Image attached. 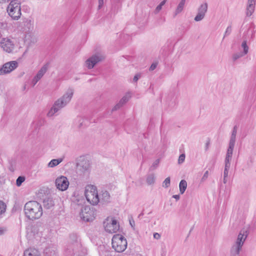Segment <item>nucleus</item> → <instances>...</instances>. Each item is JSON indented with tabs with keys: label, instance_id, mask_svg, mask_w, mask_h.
<instances>
[{
	"label": "nucleus",
	"instance_id": "nucleus-1",
	"mask_svg": "<svg viewBox=\"0 0 256 256\" xmlns=\"http://www.w3.org/2000/svg\"><path fill=\"white\" fill-rule=\"evenodd\" d=\"M99 197L96 186H88L85 190L86 200L92 205H96L99 202L102 204H108L110 202V196L106 191H102Z\"/></svg>",
	"mask_w": 256,
	"mask_h": 256
},
{
	"label": "nucleus",
	"instance_id": "nucleus-2",
	"mask_svg": "<svg viewBox=\"0 0 256 256\" xmlns=\"http://www.w3.org/2000/svg\"><path fill=\"white\" fill-rule=\"evenodd\" d=\"M74 93V90L69 88L62 97L54 102L53 106L47 114L48 116H53L54 114L66 106L71 100Z\"/></svg>",
	"mask_w": 256,
	"mask_h": 256
},
{
	"label": "nucleus",
	"instance_id": "nucleus-3",
	"mask_svg": "<svg viewBox=\"0 0 256 256\" xmlns=\"http://www.w3.org/2000/svg\"><path fill=\"white\" fill-rule=\"evenodd\" d=\"M24 211L26 216L30 220L40 218L42 214V206L36 201H30L25 204Z\"/></svg>",
	"mask_w": 256,
	"mask_h": 256
},
{
	"label": "nucleus",
	"instance_id": "nucleus-4",
	"mask_svg": "<svg viewBox=\"0 0 256 256\" xmlns=\"http://www.w3.org/2000/svg\"><path fill=\"white\" fill-rule=\"evenodd\" d=\"M6 10L8 15L13 20H18L22 15L20 0H12L7 6Z\"/></svg>",
	"mask_w": 256,
	"mask_h": 256
},
{
	"label": "nucleus",
	"instance_id": "nucleus-5",
	"mask_svg": "<svg viewBox=\"0 0 256 256\" xmlns=\"http://www.w3.org/2000/svg\"><path fill=\"white\" fill-rule=\"evenodd\" d=\"M112 247L117 252H124L127 247V240L121 234H114L112 238Z\"/></svg>",
	"mask_w": 256,
	"mask_h": 256
},
{
	"label": "nucleus",
	"instance_id": "nucleus-6",
	"mask_svg": "<svg viewBox=\"0 0 256 256\" xmlns=\"http://www.w3.org/2000/svg\"><path fill=\"white\" fill-rule=\"evenodd\" d=\"M247 231H241L238 235L235 244L232 246L230 250L232 256H236L240 254V250L247 237Z\"/></svg>",
	"mask_w": 256,
	"mask_h": 256
},
{
	"label": "nucleus",
	"instance_id": "nucleus-7",
	"mask_svg": "<svg viewBox=\"0 0 256 256\" xmlns=\"http://www.w3.org/2000/svg\"><path fill=\"white\" fill-rule=\"evenodd\" d=\"M105 230L109 233L116 232L120 229V225L117 220L113 218H108L104 222Z\"/></svg>",
	"mask_w": 256,
	"mask_h": 256
},
{
	"label": "nucleus",
	"instance_id": "nucleus-8",
	"mask_svg": "<svg viewBox=\"0 0 256 256\" xmlns=\"http://www.w3.org/2000/svg\"><path fill=\"white\" fill-rule=\"evenodd\" d=\"M80 216L84 221L90 222L95 218V213L89 206H85L82 208Z\"/></svg>",
	"mask_w": 256,
	"mask_h": 256
},
{
	"label": "nucleus",
	"instance_id": "nucleus-9",
	"mask_svg": "<svg viewBox=\"0 0 256 256\" xmlns=\"http://www.w3.org/2000/svg\"><path fill=\"white\" fill-rule=\"evenodd\" d=\"M18 64L16 60L5 63L0 68V75L9 74L18 66Z\"/></svg>",
	"mask_w": 256,
	"mask_h": 256
},
{
	"label": "nucleus",
	"instance_id": "nucleus-10",
	"mask_svg": "<svg viewBox=\"0 0 256 256\" xmlns=\"http://www.w3.org/2000/svg\"><path fill=\"white\" fill-rule=\"evenodd\" d=\"M55 184L56 188L61 191L66 190L69 186L68 179L63 176L58 177L55 180Z\"/></svg>",
	"mask_w": 256,
	"mask_h": 256
},
{
	"label": "nucleus",
	"instance_id": "nucleus-11",
	"mask_svg": "<svg viewBox=\"0 0 256 256\" xmlns=\"http://www.w3.org/2000/svg\"><path fill=\"white\" fill-rule=\"evenodd\" d=\"M0 46L3 50L8 52H10L14 48V44L12 40L7 38H2L0 34Z\"/></svg>",
	"mask_w": 256,
	"mask_h": 256
},
{
	"label": "nucleus",
	"instance_id": "nucleus-12",
	"mask_svg": "<svg viewBox=\"0 0 256 256\" xmlns=\"http://www.w3.org/2000/svg\"><path fill=\"white\" fill-rule=\"evenodd\" d=\"M208 4L206 2L201 4L198 8V13L194 20L196 22L202 20L208 11Z\"/></svg>",
	"mask_w": 256,
	"mask_h": 256
},
{
	"label": "nucleus",
	"instance_id": "nucleus-13",
	"mask_svg": "<svg viewBox=\"0 0 256 256\" xmlns=\"http://www.w3.org/2000/svg\"><path fill=\"white\" fill-rule=\"evenodd\" d=\"M104 59V57L102 55H94L86 61V66L88 69H91L93 68L96 64L102 60Z\"/></svg>",
	"mask_w": 256,
	"mask_h": 256
},
{
	"label": "nucleus",
	"instance_id": "nucleus-14",
	"mask_svg": "<svg viewBox=\"0 0 256 256\" xmlns=\"http://www.w3.org/2000/svg\"><path fill=\"white\" fill-rule=\"evenodd\" d=\"M242 48H243L242 52H240L236 53H234L232 55V60L235 62L238 58L244 56L246 55L248 52L249 48L246 44V40H244L242 44Z\"/></svg>",
	"mask_w": 256,
	"mask_h": 256
},
{
	"label": "nucleus",
	"instance_id": "nucleus-15",
	"mask_svg": "<svg viewBox=\"0 0 256 256\" xmlns=\"http://www.w3.org/2000/svg\"><path fill=\"white\" fill-rule=\"evenodd\" d=\"M256 0H248L246 14V16H250L255 10Z\"/></svg>",
	"mask_w": 256,
	"mask_h": 256
},
{
	"label": "nucleus",
	"instance_id": "nucleus-16",
	"mask_svg": "<svg viewBox=\"0 0 256 256\" xmlns=\"http://www.w3.org/2000/svg\"><path fill=\"white\" fill-rule=\"evenodd\" d=\"M130 98V94L128 93L125 96H124L122 99L120 100L118 103L112 109V111H114L118 110L122 106H123L126 102H128L129 99Z\"/></svg>",
	"mask_w": 256,
	"mask_h": 256
},
{
	"label": "nucleus",
	"instance_id": "nucleus-17",
	"mask_svg": "<svg viewBox=\"0 0 256 256\" xmlns=\"http://www.w3.org/2000/svg\"><path fill=\"white\" fill-rule=\"evenodd\" d=\"M90 166L89 161L86 160H82L78 164V167L83 172L88 170Z\"/></svg>",
	"mask_w": 256,
	"mask_h": 256
},
{
	"label": "nucleus",
	"instance_id": "nucleus-18",
	"mask_svg": "<svg viewBox=\"0 0 256 256\" xmlns=\"http://www.w3.org/2000/svg\"><path fill=\"white\" fill-rule=\"evenodd\" d=\"M234 146L229 145L227 150L226 157L225 159V164H230L232 160V152Z\"/></svg>",
	"mask_w": 256,
	"mask_h": 256
},
{
	"label": "nucleus",
	"instance_id": "nucleus-19",
	"mask_svg": "<svg viewBox=\"0 0 256 256\" xmlns=\"http://www.w3.org/2000/svg\"><path fill=\"white\" fill-rule=\"evenodd\" d=\"M43 204L44 208L47 209H50L54 206V204L52 198H46L44 200Z\"/></svg>",
	"mask_w": 256,
	"mask_h": 256
},
{
	"label": "nucleus",
	"instance_id": "nucleus-20",
	"mask_svg": "<svg viewBox=\"0 0 256 256\" xmlns=\"http://www.w3.org/2000/svg\"><path fill=\"white\" fill-rule=\"evenodd\" d=\"M185 2L186 0H180L174 13V17L176 16L178 14L180 13L183 10Z\"/></svg>",
	"mask_w": 256,
	"mask_h": 256
},
{
	"label": "nucleus",
	"instance_id": "nucleus-21",
	"mask_svg": "<svg viewBox=\"0 0 256 256\" xmlns=\"http://www.w3.org/2000/svg\"><path fill=\"white\" fill-rule=\"evenodd\" d=\"M24 256H40V254L36 250L28 248L24 250Z\"/></svg>",
	"mask_w": 256,
	"mask_h": 256
},
{
	"label": "nucleus",
	"instance_id": "nucleus-22",
	"mask_svg": "<svg viewBox=\"0 0 256 256\" xmlns=\"http://www.w3.org/2000/svg\"><path fill=\"white\" fill-rule=\"evenodd\" d=\"M237 133V126H234L233 128L232 135L230 136V138L229 142V145L234 146L236 139V135Z\"/></svg>",
	"mask_w": 256,
	"mask_h": 256
},
{
	"label": "nucleus",
	"instance_id": "nucleus-23",
	"mask_svg": "<svg viewBox=\"0 0 256 256\" xmlns=\"http://www.w3.org/2000/svg\"><path fill=\"white\" fill-rule=\"evenodd\" d=\"M48 64H44L41 68L38 70V74L36 76L38 78L41 79V78L43 76L44 74L48 70Z\"/></svg>",
	"mask_w": 256,
	"mask_h": 256
},
{
	"label": "nucleus",
	"instance_id": "nucleus-24",
	"mask_svg": "<svg viewBox=\"0 0 256 256\" xmlns=\"http://www.w3.org/2000/svg\"><path fill=\"white\" fill-rule=\"evenodd\" d=\"M62 162V158L53 159L49 162V163L48 164V166L49 168H54L58 166V164H60Z\"/></svg>",
	"mask_w": 256,
	"mask_h": 256
},
{
	"label": "nucleus",
	"instance_id": "nucleus-25",
	"mask_svg": "<svg viewBox=\"0 0 256 256\" xmlns=\"http://www.w3.org/2000/svg\"><path fill=\"white\" fill-rule=\"evenodd\" d=\"M187 187V182H186L183 180H182L179 184V188H180V192L181 194H183L184 192H185L186 188Z\"/></svg>",
	"mask_w": 256,
	"mask_h": 256
},
{
	"label": "nucleus",
	"instance_id": "nucleus-26",
	"mask_svg": "<svg viewBox=\"0 0 256 256\" xmlns=\"http://www.w3.org/2000/svg\"><path fill=\"white\" fill-rule=\"evenodd\" d=\"M156 180L155 176L154 174L148 175L146 178V182L148 185L152 184L154 183Z\"/></svg>",
	"mask_w": 256,
	"mask_h": 256
},
{
	"label": "nucleus",
	"instance_id": "nucleus-27",
	"mask_svg": "<svg viewBox=\"0 0 256 256\" xmlns=\"http://www.w3.org/2000/svg\"><path fill=\"white\" fill-rule=\"evenodd\" d=\"M6 206L2 201L0 200V215L4 214L6 210Z\"/></svg>",
	"mask_w": 256,
	"mask_h": 256
},
{
	"label": "nucleus",
	"instance_id": "nucleus-28",
	"mask_svg": "<svg viewBox=\"0 0 256 256\" xmlns=\"http://www.w3.org/2000/svg\"><path fill=\"white\" fill-rule=\"evenodd\" d=\"M166 2V0H162L156 8L154 10L155 14H158L162 9V7L164 6Z\"/></svg>",
	"mask_w": 256,
	"mask_h": 256
},
{
	"label": "nucleus",
	"instance_id": "nucleus-29",
	"mask_svg": "<svg viewBox=\"0 0 256 256\" xmlns=\"http://www.w3.org/2000/svg\"><path fill=\"white\" fill-rule=\"evenodd\" d=\"M25 180V178L24 176H20L16 180V184L18 186H21L22 184Z\"/></svg>",
	"mask_w": 256,
	"mask_h": 256
},
{
	"label": "nucleus",
	"instance_id": "nucleus-30",
	"mask_svg": "<svg viewBox=\"0 0 256 256\" xmlns=\"http://www.w3.org/2000/svg\"><path fill=\"white\" fill-rule=\"evenodd\" d=\"M80 125L79 127L82 126H87L88 125V120L83 118H80L79 120Z\"/></svg>",
	"mask_w": 256,
	"mask_h": 256
},
{
	"label": "nucleus",
	"instance_id": "nucleus-31",
	"mask_svg": "<svg viewBox=\"0 0 256 256\" xmlns=\"http://www.w3.org/2000/svg\"><path fill=\"white\" fill-rule=\"evenodd\" d=\"M170 177L166 178L162 182V186L166 188H168L170 186Z\"/></svg>",
	"mask_w": 256,
	"mask_h": 256
},
{
	"label": "nucleus",
	"instance_id": "nucleus-32",
	"mask_svg": "<svg viewBox=\"0 0 256 256\" xmlns=\"http://www.w3.org/2000/svg\"><path fill=\"white\" fill-rule=\"evenodd\" d=\"M230 166V164H224V177L227 178L228 174V170Z\"/></svg>",
	"mask_w": 256,
	"mask_h": 256
},
{
	"label": "nucleus",
	"instance_id": "nucleus-33",
	"mask_svg": "<svg viewBox=\"0 0 256 256\" xmlns=\"http://www.w3.org/2000/svg\"><path fill=\"white\" fill-rule=\"evenodd\" d=\"M185 154H181L178 158V162L179 164H182L185 160Z\"/></svg>",
	"mask_w": 256,
	"mask_h": 256
},
{
	"label": "nucleus",
	"instance_id": "nucleus-34",
	"mask_svg": "<svg viewBox=\"0 0 256 256\" xmlns=\"http://www.w3.org/2000/svg\"><path fill=\"white\" fill-rule=\"evenodd\" d=\"M158 64V62H153L149 68L150 71H152L156 68Z\"/></svg>",
	"mask_w": 256,
	"mask_h": 256
},
{
	"label": "nucleus",
	"instance_id": "nucleus-35",
	"mask_svg": "<svg viewBox=\"0 0 256 256\" xmlns=\"http://www.w3.org/2000/svg\"><path fill=\"white\" fill-rule=\"evenodd\" d=\"M208 170H206L204 176H202V179H201V182H204V181L206 180L208 178Z\"/></svg>",
	"mask_w": 256,
	"mask_h": 256
},
{
	"label": "nucleus",
	"instance_id": "nucleus-36",
	"mask_svg": "<svg viewBox=\"0 0 256 256\" xmlns=\"http://www.w3.org/2000/svg\"><path fill=\"white\" fill-rule=\"evenodd\" d=\"M231 32H232V26H228V28L226 29V30L225 34H224V36L230 34Z\"/></svg>",
	"mask_w": 256,
	"mask_h": 256
},
{
	"label": "nucleus",
	"instance_id": "nucleus-37",
	"mask_svg": "<svg viewBox=\"0 0 256 256\" xmlns=\"http://www.w3.org/2000/svg\"><path fill=\"white\" fill-rule=\"evenodd\" d=\"M141 78V74H136L133 78V82H136L137 81Z\"/></svg>",
	"mask_w": 256,
	"mask_h": 256
},
{
	"label": "nucleus",
	"instance_id": "nucleus-38",
	"mask_svg": "<svg viewBox=\"0 0 256 256\" xmlns=\"http://www.w3.org/2000/svg\"><path fill=\"white\" fill-rule=\"evenodd\" d=\"M40 79L38 78L37 76H35L32 80V86H34L40 80Z\"/></svg>",
	"mask_w": 256,
	"mask_h": 256
},
{
	"label": "nucleus",
	"instance_id": "nucleus-39",
	"mask_svg": "<svg viewBox=\"0 0 256 256\" xmlns=\"http://www.w3.org/2000/svg\"><path fill=\"white\" fill-rule=\"evenodd\" d=\"M160 163V160L159 159H157L156 160L154 163L152 164V167H154V168H156L158 166V165Z\"/></svg>",
	"mask_w": 256,
	"mask_h": 256
},
{
	"label": "nucleus",
	"instance_id": "nucleus-40",
	"mask_svg": "<svg viewBox=\"0 0 256 256\" xmlns=\"http://www.w3.org/2000/svg\"><path fill=\"white\" fill-rule=\"evenodd\" d=\"M154 238L155 239L158 240V239H160V235L158 233L155 232V233H154Z\"/></svg>",
	"mask_w": 256,
	"mask_h": 256
},
{
	"label": "nucleus",
	"instance_id": "nucleus-41",
	"mask_svg": "<svg viewBox=\"0 0 256 256\" xmlns=\"http://www.w3.org/2000/svg\"><path fill=\"white\" fill-rule=\"evenodd\" d=\"M162 53H164V55L167 54L168 48L166 46H164L162 48Z\"/></svg>",
	"mask_w": 256,
	"mask_h": 256
},
{
	"label": "nucleus",
	"instance_id": "nucleus-42",
	"mask_svg": "<svg viewBox=\"0 0 256 256\" xmlns=\"http://www.w3.org/2000/svg\"><path fill=\"white\" fill-rule=\"evenodd\" d=\"M104 4V0H98V8L100 9Z\"/></svg>",
	"mask_w": 256,
	"mask_h": 256
},
{
	"label": "nucleus",
	"instance_id": "nucleus-43",
	"mask_svg": "<svg viewBox=\"0 0 256 256\" xmlns=\"http://www.w3.org/2000/svg\"><path fill=\"white\" fill-rule=\"evenodd\" d=\"M130 224L132 228H134L135 223H134V221L133 219L130 220Z\"/></svg>",
	"mask_w": 256,
	"mask_h": 256
},
{
	"label": "nucleus",
	"instance_id": "nucleus-44",
	"mask_svg": "<svg viewBox=\"0 0 256 256\" xmlns=\"http://www.w3.org/2000/svg\"><path fill=\"white\" fill-rule=\"evenodd\" d=\"M10 0H0V4H6L10 2Z\"/></svg>",
	"mask_w": 256,
	"mask_h": 256
},
{
	"label": "nucleus",
	"instance_id": "nucleus-45",
	"mask_svg": "<svg viewBox=\"0 0 256 256\" xmlns=\"http://www.w3.org/2000/svg\"><path fill=\"white\" fill-rule=\"evenodd\" d=\"M172 198H174L175 199H176V200H178L180 199V197L178 194H176V195H173Z\"/></svg>",
	"mask_w": 256,
	"mask_h": 256
},
{
	"label": "nucleus",
	"instance_id": "nucleus-46",
	"mask_svg": "<svg viewBox=\"0 0 256 256\" xmlns=\"http://www.w3.org/2000/svg\"><path fill=\"white\" fill-rule=\"evenodd\" d=\"M210 144V142L208 141L206 144V150L208 148V145Z\"/></svg>",
	"mask_w": 256,
	"mask_h": 256
},
{
	"label": "nucleus",
	"instance_id": "nucleus-47",
	"mask_svg": "<svg viewBox=\"0 0 256 256\" xmlns=\"http://www.w3.org/2000/svg\"><path fill=\"white\" fill-rule=\"evenodd\" d=\"M227 178H225V177H224V180H223V182L224 184H226L227 182V179H226Z\"/></svg>",
	"mask_w": 256,
	"mask_h": 256
},
{
	"label": "nucleus",
	"instance_id": "nucleus-48",
	"mask_svg": "<svg viewBox=\"0 0 256 256\" xmlns=\"http://www.w3.org/2000/svg\"><path fill=\"white\" fill-rule=\"evenodd\" d=\"M254 30L252 31V38L254 36Z\"/></svg>",
	"mask_w": 256,
	"mask_h": 256
},
{
	"label": "nucleus",
	"instance_id": "nucleus-49",
	"mask_svg": "<svg viewBox=\"0 0 256 256\" xmlns=\"http://www.w3.org/2000/svg\"><path fill=\"white\" fill-rule=\"evenodd\" d=\"M144 215V213L142 212L138 215V218H140V216H142Z\"/></svg>",
	"mask_w": 256,
	"mask_h": 256
},
{
	"label": "nucleus",
	"instance_id": "nucleus-50",
	"mask_svg": "<svg viewBox=\"0 0 256 256\" xmlns=\"http://www.w3.org/2000/svg\"><path fill=\"white\" fill-rule=\"evenodd\" d=\"M3 233V230L0 228V235Z\"/></svg>",
	"mask_w": 256,
	"mask_h": 256
},
{
	"label": "nucleus",
	"instance_id": "nucleus-51",
	"mask_svg": "<svg viewBox=\"0 0 256 256\" xmlns=\"http://www.w3.org/2000/svg\"><path fill=\"white\" fill-rule=\"evenodd\" d=\"M0 34H1L0 33Z\"/></svg>",
	"mask_w": 256,
	"mask_h": 256
}]
</instances>
